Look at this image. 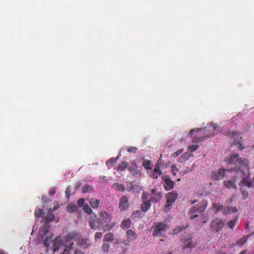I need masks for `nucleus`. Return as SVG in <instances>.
Segmentation results:
<instances>
[{
	"label": "nucleus",
	"mask_w": 254,
	"mask_h": 254,
	"mask_svg": "<svg viewBox=\"0 0 254 254\" xmlns=\"http://www.w3.org/2000/svg\"><path fill=\"white\" fill-rule=\"evenodd\" d=\"M117 159L112 158L106 162V165L109 168L113 167L116 164Z\"/></svg>",
	"instance_id": "obj_33"
},
{
	"label": "nucleus",
	"mask_w": 254,
	"mask_h": 254,
	"mask_svg": "<svg viewBox=\"0 0 254 254\" xmlns=\"http://www.w3.org/2000/svg\"><path fill=\"white\" fill-rule=\"evenodd\" d=\"M76 245L79 248L85 250L89 248L91 244L88 239L80 238L78 240V241L76 242Z\"/></svg>",
	"instance_id": "obj_13"
},
{
	"label": "nucleus",
	"mask_w": 254,
	"mask_h": 254,
	"mask_svg": "<svg viewBox=\"0 0 254 254\" xmlns=\"http://www.w3.org/2000/svg\"><path fill=\"white\" fill-rule=\"evenodd\" d=\"M54 214L47 215L44 218V224L39 229V234L37 236V241L39 243H42L47 248L50 245L51 239L53 237V234L50 231V225L49 222L54 220Z\"/></svg>",
	"instance_id": "obj_1"
},
{
	"label": "nucleus",
	"mask_w": 254,
	"mask_h": 254,
	"mask_svg": "<svg viewBox=\"0 0 254 254\" xmlns=\"http://www.w3.org/2000/svg\"><path fill=\"white\" fill-rule=\"evenodd\" d=\"M63 254H85L84 252L78 250L77 249H74V246L73 243L70 244L68 247V249H65Z\"/></svg>",
	"instance_id": "obj_14"
},
{
	"label": "nucleus",
	"mask_w": 254,
	"mask_h": 254,
	"mask_svg": "<svg viewBox=\"0 0 254 254\" xmlns=\"http://www.w3.org/2000/svg\"><path fill=\"white\" fill-rule=\"evenodd\" d=\"M225 174V170L224 169H221L217 171H214L211 173V178L214 180H222Z\"/></svg>",
	"instance_id": "obj_16"
},
{
	"label": "nucleus",
	"mask_w": 254,
	"mask_h": 254,
	"mask_svg": "<svg viewBox=\"0 0 254 254\" xmlns=\"http://www.w3.org/2000/svg\"><path fill=\"white\" fill-rule=\"evenodd\" d=\"M249 237V236H246V237H243V238H241L237 242V245L239 246H243L244 244L246 243V242H247V240H248V237Z\"/></svg>",
	"instance_id": "obj_36"
},
{
	"label": "nucleus",
	"mask_w": 254,
	"mask_h": 254,
	"mask_svg": "<svg viewBox=\"0 0 254 254\" xmlns=\"http://www.w3.org/2000/svg\"><path fill=\"white\" fill-rule=\"evenodd\" d=\"M128 164L127 162H122L121 163L119 164L118 167V171H125L126 168H127Z\"/></svg>",
	"instance_id": "obj_30"
},
{
	"label": "nucleus",
	"mask_w": 254,
	"mask_h": 254,
	"mask_svg": "<svg viewBox=\"0 0 254 254\" xmlns=\"http://www.w3.org/2000/svg\"><path fill=\"white\" fill-rule=\"evenodd\" d=\"M79 239V236L77 233L74 232L69 233L64 237V247H66V249H68V247L72 243H71V241L77 242Z\"/></svg>",
	"instance_id": "obj_6"
},
{
	"label": "nucleus",
	"mask_w": 254,
	"mask_h": 254,
	"mask_svg": "<svg viewBox=\"0 0 254 254\" xmlns=\"http://www.w3.org/2000/svg\"><path fill=\"white\" fill-rule=\"evenodd\" d=\"M102 237V233L96 232L95 234V240L97 241L99 239H101Z\"/></svg>",
	"instance_id": "obj_47"
},
{
	"label": "nucleus",
	"mask_w": 254,
	"mask_h": 254,
	"mask_svg": "<svg viewBox=\"0 0 254 254\" xmlns=\"http://www.w3.org/2000/svg\"><path fill=\"white\" fill-rule=\"evenodd\" d=\"M188 227V225H186L185 226H180L176 227L175 229H174L173 231L175 234H178L183 230L186 229V228Z\"/></svg>",
	"instance_id": "obj_35"
},
{
	"label": "nucleus",
	"mask_w": 254,
	"mask_h": 254,
	"mask_svg": "<svg viewBox=\"0 0 254 254\" xmlns=\"http://www.w3.org/2000/svg\"><path fill=\"white\" fill-rule=\"evenodd\" d=\"M126 236L128 242L135 241L137 238V235L136 233L131 229L128 230L126 232Z\"/></svg>",
	"instance_id": "obj_18"
},
{
	"label": "nucleus",
	"mask_w": 254,
	"mask_h": 254,
	"mask_svg": "<svg viewBox=\"0 0 254 254\" xmlns=\"http://www.w3.org/2000/svg\"><path fill=\"white\" fill-rule=\"evenodd\" d=\"M89 224L92 229L100 230V227L103 225V222L99 218H90Z\"/></svg>",
	"instance_id": "obj_9"
},
{
	"label": "nucleus",
	"mask_w": 254,
	"mask_h": 254,
	"mask_svg": "<svg viewBox=\"0 0 254 254\" xmlns=\"http://www.w3.org/2000/svg\"><path fill=\"white\" fill-rule=\"evenodd\" d=\"M141 213V212L139 210H137L135 212H133L132 214V217H133L134 215H140Z\"/></svg>",
	"instance_id": "obj_58"
},
{
	"label": "nucleus",
	"mask_w": 254,
	"mask_h": 254,
	"mask_svg": "<svg viewBox=\"0 0 254 254\" xmlns=\"http://www.w3.org/2000/svg\"><path fill=\"white\" fill-rule=\"evenodd\" d=\"M110 245L108 243H104L102 246V250L104 252H108L110 249Z\"/></svg>",
	"instance_id": "obj_42"
},
{
	"label": "nucleus",
	"mask_w": 254,
	"mask_h": 254,
	"mask_svg": "<svg viewBox=\"0 0 254 254\" xmlns=\"http://www.w3.org/2000/svg\"><path fill=\"white\" fill-rule=\"evenodd\" d=\"M64 240H63L62 237L60 236L56 237L55 239L52 241V239H51V242L50 243L53 242V249L54 251H58L59 249L64 244Z\"/></svg>",
	"instance_id": "obj_10"
},
{
	"label": "nucleus",
	"mask_w": 254,
	"mask_h": 254,
	"mask_svg": "<svg viewBox=\"0 0 254 254\" xmlns=\"http://www.w3.org/2000/svg\"><path fill=\"white\" fill-rule=\"evenodd\" d=\"M137 150V148L134 146H130L127 149V151L129 153H135Z\"/></svg>",
	"instance_id": "obj_48"
},
{
	"label": "nucleus",
	"mask_w": 254,
	"mask_h": 254,
	"mask_svg": "<svg viewBox=\"0 0 254 254\" xmlns=\"http://www.w3.org/2000/svg\"><path fill=\"white\" fill-rule=\"evenodd\" d=\"M212 207L216 209L215 214L218 213L224 209V206L222 204H219L217 203H213L212 204Z\"/></svg>",
	"instance_id": "obj_31"
},
{
	"label": "nucleus",
	"mask_w": 254,
	"mask_h": 254,
	"mask_svg": "<svg viewBox=\"0 0 254 254\" xmlns=\"http://www.w3.org/2000/svg\"><path fill=\"white\" fill-rule=\"evenodd\" d=\"M167 200L172 203H174L178 197V195L175 191H172L166 194Z\"/></svg>",
	"instance_id": "obj_20"
},
{
	"label": "nucleus",
	"mask_w": 254,
	"mask_h": 254,
	"mask_svg": "<svg viewBox=\"0 0 254 254\" xmlns=\"http://www.w3.org/2000/svg\"><path fill=\"white\" fill-rule=\"evenodd\" d=\"M83 210L85 213H87L89 215L91 214L92 213V210L91 209V208L89 206V205L87 204H86L83 205Z\"/></svg>",
	"instance_id": "obj_39"
},
{
	"label": "nucleus",
	"mask_w": 254,
	"mask_h": 254,
	"mask_svg": "<svg viewBox=\"0 0 254 254\" xmlns=\"http://www.w3.org/2000/svg\"><path fill=\"white\" fill-rule=\"evenodd\" d=\"M190 156V154L189 152L184 153L181 157L183 158V159L185 160H188Z\"/></svg>",
	"instance_id": "obj_50"
},
{
	"label": "nucleus",
	"mask_w": 254,
	"mask_h": 254,
	"mask_svg": "<svg viewBox=\"0 0 254 254\" xmlns=\"http://www.w3.org/2000/svg\"><path fill=\"white\" fill-rule=\"evenodd\" d=\"M59 205H55L54 206L53 209L50 208L49 210V211L50 212H52V211H55L57 210L59 208Z\"/></svg>",
	"instance_id": "obj_53"
},
{
	"label": "nucleus",
	"mask_w": 254,
	"mask_h": 254,
	"mask_svg": "<svg viewBox=\"0 0 254 254\" xmlns=\"http://www.w3.org/2000/svg\"><path fill=\"white\" fill-rule=\"evenodd\" d=\"M100 216L105 223H110L112 219L111 215L108 214L107 212L105 210H102L101 211Z\"/></svg>",
	"instance_id": "obj_19"
},
{
	"label": "nucleus",
	"mask_w": 254,
	"mask_h": 254,
	"mask_svg": "<svg viewBox=\"0 0 254 254\" xmlns=\"http://www.w3.org/2000/svg\"><path fill=\"white\" fill-rule=\"evenodd\" d=\"M42 200L43 201V202H47L48 200H49V198L46 196H43L42 197Z\"/></svg>",
	"instance_id": "obj_56"
},
{
	"label": "nucleus",
	"mask_w": 254,
	"mask_h": 254,
	"mask_svg": "<svg viewBox=\"0 0 254 254\" xmlns=\"http://www.w3.org/2000/svg\"><path fill=\"white\" fill-rule=\"evenodd\" d=\"M184 245L185 248H192L194 247V244L193 243L191 239L185 241Z\"/></svg>",
	"instance_id": "obj_27"
},
{
	"label": "nucleus",
	"mask_w": 254,
	"mask_h": 254,
	"mask_svg": "<svg viewBox=\"0 0 254 254\" xmlns=\"http://www.w3.org/2000/svg\"><path fill=\"white\" fill-rule=\"evenodd\" d=\"M237 143L239 145V149H240L241 150L242 149H243V148H244V147H242V144H241V143H240V142H237Z\"/></svg>",
	"instance_id": "obj_62"
},
{
	"label": "nucleus",
	"mask_w": 254,
	"mask_h": 254,
	"mask_svg": "<svg viewBox=\"0 0 254 254\" xmlns=\"http://www.w3.org/2000/svg\"><path fill=\"white\" fill-rule=\"evenodd\" d=\"M238 209L236 207L227 206L225 207L223 210V213L225 214H229L237 212Z\"/></svg>",
	"instance_id": "obj_23"
},
{
	"label": "nucleus",
	"mask_w": 254,
	"mask_h": 254,
	"mask_svg": "<svg viewBox=\"0 0 254 254\" xmlns=\"http://www.w3.org/2000/svg\"><path fill=\"white\" fill-rule=\"evenodd\" d=\"M238 217H236L233 220L227 222V225L229 228L233 229L234 228L235 226L236 225Z\"/></svg>",
	"instance_id": "obj_32"
},
{
	"label": "nucleus",
	"mask_w": 254,
	"mask_h": 254,
	"mask_svg": "<svg viewBox=\"0 0 254 254\" xmlns=\"http://www.w3.org/2000/svg\"><path fill=\"white\" fill-rule=\"evenodd\" d=\"M150 194V202H158L161 200L162 198L161 192L157 191L155 189H151Z\"/></svg>",
	"instance_id": "obj_8"
},
{
	"label": "nucleus",
	"mask_w": 254,
	"mask_h": 254,
	"mask_svg": "<svg viewBox=\"0 0 254 254\" xmlns=\"http://www.w3.org/2000/svg\"><path fill=\"white\" fill-rule=\"evenodd\" d=\"M138 186L136 185V184L134 182H130L127 185V188L129 190H134Z\"/></svg>",
	"instance_id": "obj_43"
},
{
	"label": "nucleus",
	"mask_w": 254,
	"mask_h": 254,
	"mask_svg": "<svg viewBox=\"0 0 254 254\" xmlns=\"http://www.w3.org/2000/svg\"><path fill=\"white\" fill-rule=\"evenodd\" d=\"M65 196L68 198L71 195L70 193V187L67 186L66 188L65 191Z\"/></svg>",
	"instance_id": "obj_45"
},
{
	"label": "nucleus",
	"mask_w": 254,
	"mask_h": 254,
	"mask_svg": "<svg viewBox=\"0 0 254 254\" xmlns=\"http://www.w3.org/2000/svg\"><path fill=\"white\" fill-rule=\"evenodd\" d=\"M56 190L55 189H53L51 190L49 192V194L51 196L54 195L56 193Z\"/></svg>",
	"instance_id": "obj_55"
},
{
	"label": "nucleus",
	"mask_w": 254,
	"mask_h": 254,
	"mask_svg": "<svg viewBox=\"0 0 254 254\" xmlns=\"http://www.w3.org/2000/svg\"><path fill=\"white\" fill-rule=\"evenodd\" d=\"M77 208V207L76 205L73 204L69 206V207L68 208V211H71L73 212L75 211Z\"/></svg>",
	"instance_id": "obj_49"
},
{
	"label": "nucleus",
	"mask_w": 254,
	"mask_h": 254,
	"mask_svg": "<svg viewBox=\"0 0 254 254\" xmlns=\"http://www.w3.org/2000/svg\"><path fill=\"white\" fill-rule=\"evenodd\" d=\"M224 221L220 219L216 218L211 221L210 230L211 231L218 232L224 227Z\"/></svg>",
	"instance_id": "obj_5"
},
{
	"label": "nucleus",
	"mask_w": 254,
	"mask_h": 254,
	"mask_svg": "<svg viewBox=\"0 0 254 254\" xmlns=\"http://www.w3.org/2000/svg\"><path fill=\"white\" fill-rule=\"evenodd\" d=\"M151 202L150 199L148 201H143V203L140 205V208L143 212H147L151 206Z\"/></svg>",
	"instance_id": "obj_21"
},
{
	"label": "nucleus",
	"mask_w": 254,
	"mask_h": 254,
	"mask_svg": "<svg viewBox=\"0 0 254 254\" xmlns=\"http://www.w3.org/2000/svg\"><path fill=\"white\" fill-rule=\"evenodd\" d=\"M183 149H179V150H177L175 152V154L176 155V156H178V155H179L181 153H182L183 152Z\"/></svg>",
	"instance_id": "obj_54"
},
{
	"label": "nucleus",
	"mask_w": 254,
	"mask_h": 254,
	"mask_svg": "<svg viewBox=\"0 0 254 254\" xmlns=\"http://www.w3.org/2000/svg\"><path fill=\"white\" fill-rule=\"evenodd\" d=\"M228 165H234L235 166L231 170L234 174L239 175L241 177L245 175L244 168L249 169V161L246 158H240L238 154H234L226 160Z\"/></svg>",
	"instance_id": "obj_2"
},
{
	"label": "nucleus",
	"mask_w": 254,
	"mask_h": 254,
	"mask_svg": "<svg viewBox=\"0 0 254 254\" xmlns=\"http://www.w3.org/2000/svg\"><path fill=\"white\" fill-rule=\"evenodd\" d=\"M247 250H245L242 252H241L239 254H247Z\"/></svg>",
	"instance_id": "obj_64"
},
{
	"label": "nucleus",
	"mask_w": 254,
	"mask_h": 254,
	"mask_svg": "<svg viewBox=\"0 0 254 254\" xmlns=\"http://www.w3.org/2000/svg\"><path fill=\"white\" fill-rule=\"evenodd\" d=\"M131 221L130 219L123 220L121 223V227L124 229H128L131 225Z\"/></svg>",
	"instance_id": "obj_24"
},
{
	"label": "nucleus",
	"mask_w": 254,
	"mask_h": 254,
	"mask_svg": "<svg viewBox=\"0 0 254 254\" xmlns=\"http://www.w3.org/2000/svg\"><path fill=\"white\" fill-rule=\"evenodd\" d=\"M191 170H185V171H181L182 175H185L188 174V172L191 171Z\"/></svg>",
	"instance_id": "obj_61"
},
{
	"label": "nucleus",
	"mask_w": 254,
	"mask_h": 254,
	"mask_svg": "<svg viewBox=\"0 0 254 254\" xmlns=\"http://www.w3.org/2000/svg\"><path fill=\"white\" fill-rule=\"evenodd\" d=\"M162 174L160 164L155 165L153 172L149 174V176L153 179H157Z\"/></svg>",
	"instance_id": "obj_17"
},
{
	"label": "nucleus",
	"mask_w": 254,
	"mask_h": 254,
	"mask_svg": "<svg viewBox=\"0 0 254 254\" xmlns=\"http://www.w3.org/2000/svg\"><path fill=\"white\" fill-rule=\"evenodd\" d=\"M114 239V235L111 233H108L105 234L104 237V242H111Z\"/></svg>",
	"instance_id": "obj_28"
},
{
	"label": "nucleus",
	"mask_w": 254,
	"mask_h": 254,
	"mask_svg": "<svg viewBox=\"0 0 254 254\" xmlns=\"http://www.w3.org/2000/svg\"><path fill=\"white\" fill-rule=\"evenodd\" d=\"M100 203V200L92 198L89 200V204L93 208H98Z\"/></svg>",
	"instance_id": "obj_25"
},
{
	"label": "nucleus",
	"mask_w": 254,
	"mask_h": 254,
	"mask_svg": "<svg viewBox=\"0 0 254 254\" xmlns=\"http://www.w3.org/2000/svg\"><path fill=\"white\" fill-rule=\"evenodd\" d=\"M248 177H245L247 176L246 173H245V175L242 177V179L240 182L239 186L240 187H247L248 188H254V176L252 181L249 180V177H250V175Z\"/></svg>",
	"instance_id": "obj_7"
},
{
	"label": "nucleus",
	"mask_w": 254,
	"mask_h": 254,
	"mask_svg": "<svg viewBox=\"0 0 254 254\" xmlns=\"http://www.w3.org/2000/svg\"><path fill=\"white\" fill-rule=\"evenodd\" d=\"M84 203V198H80L78 199L77 201V204L79 206H82L83 205Z\"/></svg>",
	"instance_id": "obj_52"
},
{
	"label": "nucleus",
	"mask_w": 254,
	"mask_h": 254,
	"mask_svg": "<svg viewBox=\"0 0 254 254\" xmlns=\"http://www.w3.org/2000/svg\"><path fill=\"white\" fill-rule=\"evenodd\" d=\"M162 180L164 182V188L167 190H172L174 187V182L168 176H163Z\"/></svg>",
	"instance_id": "obj_11"
},
{
	"label": "nucleus",
	"mask_w": 254,
	"mask_h": 254,
	"mask_svg": "<svg viewBox=\"0 0 254 254\" xmlns=\"http://www.w3.org/2000/svg\"><path fill=\"white\" fill-rule=\"evenodd\" d=\"M129 204L128 199L127 196H123L120 198L119 207L121 211L127 210L128 208Z\"/></svg>",
	"instance_id": "obj_12"
},
{
	"label": "nucleus",
	"mask_w": 254,
	"mask_h": 254,
	"mask_svg": "<svg viewBox=\"0 0 254 254\" xmlns=\"http://www.w3.org/2000/svg\"><path fill=\"white\" fill-rule=\"evenodd\" d=\"M172 204H173V203L172 202H169L168 200H167V201L166 202V203L165 204V206H164V208L163 209L164 211L165 212H169L170 211V210L171 209Z\"/></svg>",
	"instance_id": "obj_37"
},
{
	"label": "nucleus",
	"mask_w": 254,
	"mask_h": 254,
	"mask_svg": "<svg viewBox=\"0 0 254 254\" xmlns=\"http://www.w3.org/2000/svg\"><path fill=\"white\" fill-rule=\"evenodd\" d=\"M149 194L148 192L146 191H144L142 193L141 195V199L142 201H148L149 200H148V197H149Z\"/></svg>",
	"instance_id": "obj_41"
},
{
	"label": "nucleus",
	"mask_w": 254,
	"mask_h": 254,
	"mask_svg": "<svg viewBox=\"0 0 254 254\" xmlns=\"http://www.w3.org/2000/svg\"><path fill=\"white\" fill-rule=\"evenodd\" d=\"M205 139V136H203V137H199V138H197V142H200V141H202L203 140H204V139Z\"/></svg>",
	"instance_id": "obj_57"
},
{
	"label": "nucleus",
	"mask_w": 254,
	"mask_h": 254,
	"mask_svg": "<svg viewBox=\"0 0 254 254\" xmlns=\"http://www.w3.org/2000/svg\"><path fill=\"white\" fill-rule=\"evenodd\" d=\"M237 135H238V132H236V131L231 132L230 134H229V135H231L232 136H235Z\"/></svg>",
	"instance_id": "obj_59"
},
{
	"label": "nucleus",
	"mask_w": 254,
	"mask_h": 254,
	"mask_svg": "<svg viewBox=\"0 0 254 254\" xmlns=\"http://www.w3.org/2000/svg\"><path fill=\"white\" fill-rule=\"evenodd\" d=\"M197 202V200H192L190 203V205H192Z\"/></svg>",
	"instance_id": "obj_63"
},
{
	"label": "nucleus",
	"mask_w": 254,
	"mask_h": 254,
	"mask_svg": "<svg viewBox=\"0 0 254 254\" xmlns=\"http://www.w3.org/2000/svg\"><path fill=\"white\" fill-rule=\"evenodd\" d=\"M129 170L133 176L138 177L141 175V171L138 169V167L137 166L136 164H135L134 166L130 167L129 168Z\"/></svg>",
	"instance_id": "obj_22"
},
{
	"label": "nucleus",
	"mask_w": 254,
	"mask_h": 254,
	"mask_svg": "<svg viewBox=\"0 0 254 254\" xmlns=\"http://www.w3.org/2000/svg\"><path fill=\"white\" fill-rule=\"evenodd\" d=\"M152 228L154 229L153 235L156 237L161 236L163 232L169 228L166 223L162 222L155 223Z\"/></svg>",
	"instance_id": "obj_4"
},
{
	"label": "nucleus",
	"mask_w": 254,
	"mask_h": 254,
	"mask_svg": "<svg viewBox=\"0 0 254 254\" xmlns=\"http://www.w3.org/2000/svg\"><path fill=\"white\" fill-rule=\"evenodd\" d=\"M207 205V201L203 199L197 204L192 206L189 212L190 218L191 220L197 217L199 214L204 212Z\"/></svg>",
	"instance_id": "obj_3"
},
{
	"label": "nucleus",
	"mask_w": 254,
	"mask_h": 254,
	"mask_svg": "<svg viewBox=\"0 0 254 254\" xmlns=\"http://www.w3.org/2000/svg\"><path fill=\"white\" fill-rule=\"evenodd\" d=\"M114 226L115 224H112V225H105V228L103 229V232H105L106 230H110Z\"/></svg>",
	"instance_id": "obj_46"
},
{
	"label": "nucleus",
	"mask_w": 254,
	"mask_h": 254,
	"mask_svg": "<svg viewBox=\"0 0 254 254\" xmlns=\"http://www.w3.org/2000/svg\"><path fill=\"white\" fill-rule=\"evenodd\" d=\"M242 187H240V190L242 194H243L242 199L244 200H246L249 196V193L248 191H247L246 190H243Z\"/></svg>",
	"instance_id": "obj_40"
},
{
	"label": "nucleus",
	"mask_w": 254,
	"mask_h": 254,
	"mask_svg": "<svg viewBox=\"0 0 254 254\" xmlns=\"http://www.w3.org/2000/svg\"><path fill=\"white\" fill-rule=\"evenodd\" d=\"M199 147L198 145H191L188 146V149L193 152L196 151Z\"/></svg>",
	"instance_id": "obj_44"
},
{
	"label": "nucleus",
	"mask_w": 254,
	"mask_h": 254,
	"mask_svg": "<svg viewBox=\"0 0 254 254\" xmlns=\"http://www.w3.org/2000/svg\"><path fill=\"white\" fill-rule=\"evenodd\" d=\"M35 216L37 218H40L44 215V212L41 208H38L34 213Z\"/></svg>",
	"instance_id": "obj_38"
},
{
	"label": "nucleus",
	"mask_w": 254,
	"mask_h": 254,
	"mask_svg": "<svg viewBox=\"0 0 254 254\" xmlns=\"http://www.w3.org/2000/svg\"><path fill=\"white\" fill-rule=\"evenodd\" d=\"M199 129L198 128H196V129H192L190 130V134L191 135L193 133V132L195 131H196V130H198Z\"/></svg>",
	"instance_id": "obj_60"
},
{
	"label": "nucleus",
	"mask_w": 254,
	"mask_h": 254,
	"mask_svg": "<svg viewBox=\"0 0 254 254\" xmlns=\"http://www.w3.org/2000/svg\"><path fill=\"white\" fill-rule=\"evenodd\" d=\"M235 174L233 173L234 179L233 181H224V186L228 189H237V186L235 184L234 182H236L238 178H242L241 176L237 174H235V177L234 175Z\"/></svg>",
	"instance_id": "obj_15"
},
{
	"label": "nucleus",
	"mask_w": 254,
	"mask_h": 254,
	"mask_svg": "<svg viewBox=\"0 0 254 254\" xmlns=\"http://www.w3.org/2000/svg\"><path fill=\"white\" fill-rule=\"evenodd\" d=\"M179 171L178 168L176 165H173L171 167V171L173 173L174 175H176V173Z\"/></svg>",
	"instance_id": "obj_51"
},
{
	"label": "nucleus",
	"mask_w": 254,
	"mask_h": 254,
	"mask_svg": "<svg viewBox=\"0 0 254 254\" xmlns=\"http://www.w3.org/2000/svg\"><path fill=\"white\" fill-rule=\"evenodd\" d=\"M142 166L145 169L147 170L151 169L153 166V163L151 160H144L142 163Z\"/></svg>",
	"instance_id": "obj_26"
},
{
	"label": "nucleus",
	"mask_w": 254,
	"mask_h": 254,
	"mask_svg": "<svg viewBox=\"0 0 254 254\" xmlns=\"http://www.w3.org/2000/svg\"><path fill=\"white\" fill-rule=\"evenodd\" d=\"M93 187L88 185H85L83 189V192H92L93 191Z\"/></svg>",
	"instance_id": "obj_34"
},
{
	"label": "nucleus",
	"mask_w": 254,
	"mask_h": 254,
	"mask_svg": "<svg viewBox=\"0 0 254 254\" xmlns=\"http://www.w3.org/2000/svg\"><path fill=\"white\" fill-rule=\"evenodd\" d=\"M113 186L116 188L119 191H121L123 192H125L126 189L125 186L123 184H119L117 183H115L114 184Z\"/></svg>",
	"instance_id": "obj_29"
}]
</instances>
